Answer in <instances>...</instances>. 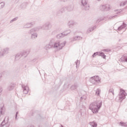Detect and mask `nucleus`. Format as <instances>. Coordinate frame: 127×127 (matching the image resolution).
Listing matches in <instances>:
<instances>
[{
  "label": "nucleus",
  "mask_w": 127,
  "mask_h": 127,
  "mask_svg": "<svg viewBox=\"0 0 127 127\" xmlns=\"http://www.w3.org/2000/svg\"><path fill=\"white\" fill-rule=\"evenodd\" d=\"M101 93V90L99 89H97L96 90V91L95 92V95H96V96H100V93Z\"/></svg>",
  "instance_id": "31"
},
{
  "label": "nucleus",
  "mask_w": 127,
  "mask_h": 127,
  "mask_svg": "<svg viewBox=\"0 0 127 127\" xmlns=\"http://www.w3.org/2000/svg\"><path fill=\"white\" fill-rule=\"evenodd\" d=\"M1 77H2V75H1V74H0V78H1Z\"/></svg>",
  "instance_id": "43"
},
{
  "label": "nucleus",
  "mask_w": 127,
  "mask_h": 127,
  "mask_svg": "<svg viewBox=\"0 0 127 127\" xmlns=\"http://www.w3.org/2000/svg\"><path fill=\"white\" fill-rule=\"evenodd\" d=\"M96 55H99V52L94 53L92 55L93 57H96Z\"/></svg>",
  "instance_id": "37"
},
{
  "label": "nucleus",
  "mask_w": 127,
  "mask_h": 127,
  "mask_svg": "<svg viewBox=\"0 0 127 127\" xmlns=\"http://www.w3.org/2000/svg\"><path fill=\"white\" fill-rule=\"evenodd\" d=\"M65 9H66V7L65 6L63 7L60 10V12L61 13H63V12H65Z\"/></svg>",
  "instance_id": "29"
},
{
  "label": "nucleus",
  "mask_w": 127,
  "mask_h": 127,
  "mask_svg": "<svg viewBox=\"0 0 127 127\" xmlns=\"http://www.w3.org/2000/svg\"><path fill=\"white\" fill-rule=\"evenodd\" d=\"M98 1H101L102 0H97Z\"/></svg>",
  "instance_id": "45"
},
{
  "label": "nucleus",
  "mask_w": 127,
  "mask_h": 127,
  "mask_svg": "<svg viewBox=\"0 0 127 127\" xmlns=\"http://www.w3.org/2000/svg\"><path fill=\"white\" fill-rule=\"evenodd\" d=\"M100 81H101V79L99 77V76H95L90 78V81L92 84H94V85H97Z\"/></svg>",
  "instance_id": "5"
},
{
  "label": "nucleus",
  "mask_w": 127,
  "mask_h": 127,
  "mask_svg": "<svg viewBox=\"0 0 127 127\" xmlns=\"http://www.w3.org/2000/svg\"><path fill=\"white\" fill-rule=\"evenodd\" d=\"M34 23V22L27 23L24 25L23 28H30V27H31V26H32Z\"/></svg>",
  "instance_id": "12"
},
{
  "label": "nucleus",
  "mask_w": 127,
  "mask_h": 127,
  "mask_svg": "<svg viewBox=\"0 0 127 127\" xmlns=\"http://www.w3.org/2000/svg\"><path fill=\"white\" fill-rule=\"evenodd\" d=\"M30 53V50H26L20 52L21 57H27V55Z\"/></svg>",
  "instance_id": "11"
},
{
  "label": "nucleus",
  "mask_w": 127,
  "mask_h": 127,
  "mask_svg": "<svg viewBox=\"0 0 127 127\" xmlns=\"http://www.w3.org/2000/svg\"><path fill=\"white\" fill-rule=\"evenodd\" d=\"M3 53H4V55L5 54H8V51H9V48H5L3 49Z\"/></svg>",
  "instance_id": "21"
},
{
  "label": "nucleus",
  "mask_w": 127,
  "mask_h": 127,
  "mask_svg": "<svg viewBox=\"0 0 127 127\" xmlns=\"http://www.w3.org/2000/svg\"><path fill=\"white\" fill-rule=\"evenodd\" d=\"M120 124H121V126L122 127H125L126 125H124V123L123 122H120Z\"/></svg>",
  "instance_id": "41"
},
{
  "label": "nucleus",
  "mask_w": 127,
  "mask_h": 127,
  "mask_svg": "<svg viewBox=\"0 0 127 127\" xmlns=\"http://www.w3.org/2000/svg\"><path fill=\"white\" fill-rule=\"evenodd\" d=\"M104 51H106V52H109L111 50L110 49H105V50H104Z\"/></svg>",
  "instance_id": "42"
},
{
  "label": "nucleus",
  "mask_w": 127,
  "mask_h": 127,
  "mask_svg": "<svg viewBox=\"0 0 127 127\" xmlns=\"http://www.w3.org/2000/svg\"><path fill=\"white\" fill-rule=\"evenodd\" d=\"M102 105V100H96L95 102H93L90 105L89 109L92 111L93 114H97V113H98L99 110L101 109Z\"/></svg>",
  "instance_id": "2"
},
{
  "label": "nucleus",
  "mask_w": 127,
  "mask_h": 127,
  "mask_svg": "<svg viewBox=\"0 0 127 127\" xmlns=\"http://www.w3.org/2000/svg\"><path fill=\"white\" fill-rule=\"evenodd\" d=\"M71 33V31L70 30H68L66 32L58 34L57 36V38L58 39L62 38L64 36H67V35H68V34H69V33Z\"/></svg>",
  "instance_id": "8"
},
{
  "label": "nucleus",
  "mask_w": 127,
  "mask_h": 127,
  "mask_svg": "<svg viewBox=\"0 0 127 127\" xmlns=\"http://www.w3.org/2000/svg\"><path fill=\"white\" fill-rule=\"evenodd\" d=\"M5 3L4 2H1L0 3V9H1V8H3L4 7Z\"/></svg>",
  "instance_id": "30"
},
{
  "label": "nucleus",
  "mask_w": 127,
  "mask_h": 127,
  "mask_svg": "<svg viewBox=\"0 0 127 127\" xmlns=\"http://www.w3.org/2000/svg\"><path fill=\"white\" fill-rule=\"evenodd\" d=\"M76 24L77 23L73 20H70L68 23V25L70 28L73 27V25H76Z\"/></svg>",
  "instance_id": "14"
},
{
  "label": "nucleus",
  "mask_w": 127,
  "mask_h": 127,
  "mask_svg": "<svg viewBox=\"0 0 127 127\" xmlns=\"http://www.w3.org/2000/svg\"><path fill=\"white\" fill-rule=\"evenodd\" d=\"M82 99H83V97H81V98H80V99L82 100Z\"/></svg>",
  "instance_id": "46"
},
{
  "label": "nucleus",
  "mask_w": 127,
  "mask_h": 127,
  "mask_svg": "<svg viewBox=\"0 0 127 127\" xmlns=\"http://www.w3.org/2000/svg\"><path fill=\"white\" fill-rule=\"evenodd\" d=\"M94 29H96V26H94L93 27L88 28L86 32L87 33H90V32H92V31H93V30H94Z\"/></svg>",
  "instance_id": "19"
},
{
  "label": "nucleus",
  "mask_w": 127,
  "mask_h": 127,
  "mask_svg": "<svg viewBox=\"0 0 127 127\" xmlns=\"http://www.w3.org/2000/svg\"><path fill=\"white\" fill-rule=\"evenodd\" d=\"M68 0H60V1H62L63 2H66Z\"/></svg>",
  "instance_id": "40"
},
{
  "label": "nucleus",
  "mask_w": 127,
  "mask_h": 127,
  "mask_svg": "<svg viewBox=\"0 0 127 127\" xmlns=\"http://www.w3.org/2000/svg\"><path fill=\"white\" fill-rule=\"evenodd\" d=\"M109 95H112V96H114V95H115V93L114 92V89L111 88V89H109Z\"/></svg>",
  "instance_id": "24"
},
{
  "label": "nucleus",
  "mask_w": 127,
  "mask_h": 127,
  "mask_svg": "<svg viewBox=\"0 0 127 127\" xmlns=\"http://www.w3.org/2000/svg\"><path fill=\"white\" fill-rule=\"evenodd\" d=\"M20 57H21V54H20V53L17 54L16 55L15 58V60H18L19 59Z\"/></svg>",
  "instance_id": "28"
},
{
  "label": "nucleus",
  "mask_w": 127,
  "mask_h": 127,
  "mask_svg": "<svg viewBox=\"0 0 127 127\" xmlns=\"http://www.w3.org/2000/svg\"><path fill=\"white\" fill-rule=\"evenodd\" d=\"M14 83H10L7 87V90L8 91H12L14 89Z\"/></svg>",
  "instance_id": "16"
},
{
  "label": "nucleus",
  "mask_w": 127,
  "mask_h": 127,
  "mask_svg": "<svg viewBox=\"0 0 127 127\" xmlns=\"http://www.w3.org/2000/svg\"><path fill=\"white\" fill-rule=\"evenodd\" d=\"M126 96H127V93L126 91L123 89H120V91L119 94V100L122 102V101L126 99Z\"/></svg>",
  "instance_id": "6"
},
{
  "label": "nucleus",
  "mask_w": 127,
  "mask_h": 127,
  "mask_svg": "<svg viewBox=\"0 0 127 127\" xmlns=\"http://www.w3.org/2000/svg\"><path fill=\"white\" fill-rule=\"evenodd\" d=\"M65 45H66L65 41L63 42H61L60 41L54 42V40H51L50 41L49 44L46 45L45 49L46 50H48L51 48H54V49L60 51V50H61Z\"/></svg>",
  "instance_id": "1"
},
{
  "label": "nucleus",
  "mask_w": 127,
  "mask_h": 127,
  "mask_svg": "<svg viewBox=\"0 0 127 127\" xmlns=\"http://www.w3.org/2000/svg\"><path fill=\"white\" fill-rule=\"evenodd\" d=\"M78 87H79V85H78L77 83H75L70 87V90H71V91H73V90H76Z\"/></svg>",
  "instance_id": "18"
},
{
  "label": "nucleus",
  "mask_w": 127,
  "mask_h": 127,
  "mask_svg": "<svg viewBox=\"0 0 127 127\" xmlns=\"http://www.w3.org/2000/svg\"><path fill=\"white\" fill-rule=\"evenodd\" d=\"M22 88L23 89L24 94H28V86L24 85H22Z\"/></svg>",
  "instance_id": "13"
},
{
  "label": "nucleus",
  "mask_w": 127,
  "mask_h": 127,
  "mask_svg": "<svg viewBox=\"0 0 127 127\" xmlns=\"http://www.w3.org/2000/svg\"><path fill=\"white\" fill-rule=\"evenodd\" d=\"M90 125L91 126V127H97V126H98L95 122H90Z\"/></svg>",
  "instance_id": "26"
},
{
  "label": "nucleus",
  "mask_w": 127,
  "mask_h": 127,
  "mask_svg": "<svg viewBox=\"0 0 127 127\" xmlns=\"http://www.w3.org/2000/svg\"><path fill=\"white\" fill-rule=\"evenodd\" d=\"M60 127H64L62 125H61Z\"/></svg>",
  "instance_id": "44"
},
{
  "label": "nucleus",
  "mask_w": 127,
  "mask_h": 127,
  "mask_svg": "<svg viewBox=\"0 0 127 127\" xmlns=\"http://www.w3.org/2000/svg\"><path fill=\"white\" fill-rule=\"evenodd\" d=\"M102 20H104V18H97L96 19V23H99V22H101V21H102Z\"/></svg>",
  "instance_id": "27"
},
{
  "label": "nucleus",
  "mask_w": 127,
  "mask_h": 127,
  "mask_svg": "<svg viewBox=\"0 0 127 127\" xmlns=\"http://www.w3.org/2000/svg\"><path fill=\"white\" fill-rule=\"evenodd\" d=\"M117 15H115L114 16H111L108 17V19H112V18H114V17L116 18V17H117Z\"/></svg>",
  "instance_id": "34"
},
{
  "label": "nucleus",
  "mask_w": 127,
  "mask_h": 127,
  "mask_svg": "<svg viewBox=\"0 0 127 127\" xmlns=\"http://www.w3.org/2000/svg\"><path fill=\"white\" fill-rule=\"evenodd\" d=\"M122 11H123V9H120V10H115L114 11V13L115 14H120V13H121V12H122Z\"/></svg>",
  "instance_id": "25"
},
{
  "label": "nucleus",
  "mask_w": 127,
  "mask_h": 127,
  "mask_svg": "<svg viewBox=\"0 0 127 127\" xmlns=\"http://www.w3.org/2000/svg\"><path fill=\"white\" fill-rule=\"evenodd\" d=\"M110 5L106 4L100 6V9L102 11H108L110 9Z\"/></svg>",
  "instance_id": "9"
},
{
  "label": "nucleus",
  "mask_w": 127,
  "mask_h": 127,
  "mask_svg": "<svg viewBox=\"0 0 127 127\" xmlns=\"http://www.w3.org/2000/svg\"><path fill=\"white\" fill-rule=\"evenodd\" d=\"M83 38L79 36H76L73 37V41H76L77 40H82Z\"/></svg>",
  "instance_id": "20"
},
{
  "label": "nucleus",
  "mask_w": 127,
  "mask_h": 127,
  "mask_svg": "<svg viewBox=\"0 0 127 127\" xmlns=\"http://www.w3.org/2000/svg\"><path fill=\"white\" fill-rule=\"evenodd\" d=\"M75 64H76V67H78V66H79V65L80 64V61L79 60H77L76 62H75Z\"/></svg>",
  "instance_id": "36"
},
{
  "label": "nucleus",
  "mask_w": 127,
  "mask_h": 127,
  "mask_svg": "<svg viewBox=\"0 0 127 127\" xmlns=\"http://www.w3.org/2000/svg\"><path fill=\"white\" fill-rule=\"evenodd\" d=\"M98 56H101V57H103L104 59H106V55H105V54L104 53L98 52Z\"/></svg>",
  "instance_id": "23"
},
{
  "label": "nucleus",
  "mask_w": 127,
  "mask_h": 127,
  "mask_svg": "<svg viewBox=\"0 0 127 127\" xmlns=\"http://www.w3.org/2000/svg\"><path fill=\"white\" fill-rule=\"evenodd\" d=\"M39 30V28H33L29 30L28 33L31 35V37L32 39H36L37 38L38 34L36 32Z\"/></svg>",
  "instance_id": "3"
},
{
  "label": "nucleus",
  "mask_w": 127,
  "mask_h": 127,
  "mask_svg": "<svg viewBox=\"0 0 127 127\" xmlns=\"http://www.w3.org/2000/svg\"><path fill=\"white\" fill-rule=\"evenodd\" d=\"M2 93V88L0 87V96L1 95Z\"/></svg>",
  "instance_id": "38"
},
{
  "label": "nucleus",
  "mask_w": 127,
  "mask_h": 127,
  "mask_svg": "<svg viewBox=\"0 0 127 127\" xmlns=\"http://www.w3.org/2000/svg\"><path fill=\"white\" fill-rule=\"evenodd\" d=\"M17 115H18V112H17L15 114V120H17Z\"/></svg>",
  "instance_id": "39"
},
{
  "label": "nucleus",
  "mask_w": 127,
  "mask_h": 127,
  "mask_svg": "<svg viewBox=\"0 0 127 127\" xmlns=\"http://www.w3.org/2000/svg\"><path fill=\"white\" fill-rule=\"evenodd\" d=\"M4 56V53L3 51L0 52V58H1V57H3Z\"/></svg>",
  "instance_id": "33"
},
{
  "label": "nucleus",
  "mask_w": 127,
  "mask_h": 127,
  "mask_svg": "<svg viewBox=\"0 0 127 127\" xmlns=\"http://www.w3.org/2000/svg\"><path fill=\"white\" fill-rule=\"evenodd\" d=\"M7 122H8V117H6L1 123L0 127H9V124L7 123Z\"/></svg>",
  "instance_id": "7"
},
{
  "label": "nucleus",
  "mask_w": 127,
  "mask_h": 127,
  "mask_svg": "<svg viewBox=\"0 0 127 127\" xmlns=\"http://www.w3.org/2000/svg\"><path fill=\"white\" fill-rule=\"evenodd\" d=\"M74 9V5H71L68 6L67 7V10L68 11H72Z\"/></svg>",
  "instance_id": "22"
},
{
  "label": "nucleus",
  "mask_w": 127,
  "mask_h": 127,
  "mask_svg": "<svg viewBox=\"0 0 127 127\" xmlns=\"http://www.w3.org/2000/svg\"><path fill=\"white\" fill-rule=\"evenodd\" d=\"M17 18H18L17 17H15L13 18L10 21V23H12V22H13V21H15L16 20H17Z\"/></svg>",
  "instance_id": "35"
},
{
  "label": "nucleus",
  "mask_w": 127,
  "mask_h": 127,
  "mask_svg": "<svg viewBox=\"0 0 127 127\" xmlns=\"http://www.w3.org/2000/svg\"><path fill=\"white\" fill-rule=\"evenodd\" d=\"M79 2L81 6L84 10H89L90 9V6L88 4V0H80Z\"/></svg>",
  "instance_id": "4"
},
{
  "label": "nucleus",
  "mask_w": 127,
  "mask_h": 127,
  "mask_svg": "<svg viewBox=\"0 0 127 127\" xmlns=\"http://www.w3.org/2000/svg\"><path fill=\"white\" fill-rule=\"evenodd\" d=\"M127 1H122V2L121 3V4H120L121 6H124V5H126V4H127Z\"/></svg>",
  "instance_id": "32"
},
{
  "label": "nucleus",
  "mask_w": 127,
  "mask_h": 127,
  "mask_svg": "<svg viewBox=\"0 0 127 127\" xmlns=\"http://www.w3.org/2000/svg\"><path fill=\"white\" fill-rule=\"evenodd\" d=\"M49 26H50V23L48 22L46 23L42 27H39L38 28L39 30L42 29L44 30H49Z\"/></svg>",
  "instance_id": "10"
},
{
  "label": "nucleus",
  "mask_w": 127,
  "mask_h": 127,
  "mask_svg": "<svg viewBox=\"0 0 127 127\" xmlns=\"http://www.w3.org/2000/svg\"><path fill=\"white\" fill-rule=\"evenodd\" d=\"M120 61H121V62H123L124 63H125V62L127 63V56L123 55L120 59Z\"/></svg>",
  "instance_id": "17"
},
{
  "label": "nucleus",
  "mask_w": 127,
  "mask_h": 127,
  "mask_svg": "<svg viewBox=\"0 0 127 127\" xmlns=\"http://www.w3.org/2000/svg\"><path fill=\"white\" fill-rule=\"evenodd\" d=\"M125 27H127V24L125 23V22H123V25L118 27V31H121L122 29H124V28H125Z\"/></svg>",
  "instance_id": "15"
}]
</instances>
